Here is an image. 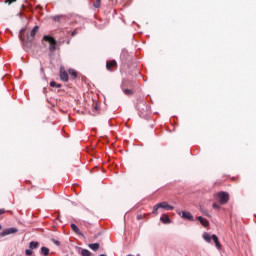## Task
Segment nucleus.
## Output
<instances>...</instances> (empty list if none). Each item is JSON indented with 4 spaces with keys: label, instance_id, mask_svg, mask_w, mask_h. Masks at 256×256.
Segmentation results:
<instances>
[{
    "label": "nucleus",
    "instance_id": "nucleus-1",
    "mask_svg": "<svg viewBox=\"0 0 256 256\" xmlns=\"http://www.w3.org/2000/svg\"><path fill=\"white\" fill-rule=\"evenodd\" d=\"M216 201L220 203V205H226L229 202V193L221 191L214 195Z\"/></svg>",
    "mask_w": 256,
    "mask_h": 256
},
{
    "label": "nucleus",
    "instance_id": "nucleus-2",
    "mask_svg": "<svg viewBox=\"0 0 256 256\" xmlns=\"http://www.w3.org/2000/svg\"><path fill=\"white\" fill-rule=\"evenodd\" d=\"M43 40L49 43V51H51V53L57 51V40H55L53 36L45 35Z\"/></svg>",
    "mask_w": 256,
    "mask_h": 256
},
{
    "label": "nucleus",
    "instance_id": "nucleus-3",
    "mask_svg": "<svg viewBox=\"0 0 256 256\" xmlns=\"http://www.w3.org/2000/svg\"><path fill=\"white\" fill-rule=\"evenodd\" d=\"M203 239L206 240L207 243H211V239H212V241H214L217 249H221V243H219V238L217 237V235L213 234L211 236V235H209V233L205 232L203 234Z\"/></svg>",
    "mask_w": 256,
    "mask_h": 256
},
{
    "label": "nucleus",
    "instance_id": "nucleus-4",
    "mask_svg": "<svg viewBox=\"0 0 256 256\" xmlns=\"http://www.w3.org/2000/svg\"><path fill=\"white\" fill-rule=\"evenodd\" d=\"M137 109L139 111V116L140 117H147L149 113V106L145 105V102H141L137 105Z\"/></svg>",
    "mask_w": 256,
    "mask_h": 256
},
{
    "label": "nucleus",
    "instance_id": "nucleus-5",
    "mask_svg": "<svg viewBox=\"0 0 256 256\" xmlns=\"http://www.w3.org/2000/svg\"><path fill=\"white\" fill-rule=\"evenodd\" d=\"M39 32V26H35L30 34L27 35V41L28 43H33V41H35V35H37V33Z\"/></svg>",
    "mask_w": 256,
    "mask_h": 256
},
{
    "label": "nucleus",
    "instance_id": "nucleus-6",
    "mask_svg": "<svg viewBox=\"0 0 256 256\" xmlns=\"http://www.w3.org/2000/svg\"><path fill=\"white\" fill-rule=\"evenodd\" d=\"M177 213H178V215H180V217H182V219H186L187 221H195V218L191 215L190 212L178 211Z\"/></svg>",
    "mask_w": 256,
    "mask_h": 256
},
{
    "label": "nucleus",
    "instance_id": "nucleus-7",
    "mask_svg": "<svg viewBox=\"0 0 256 256\" xmlns=\"http://www.w3.org/2000/svg\"><path fill=\"white\" fill-rule=\"evenodd\" d=\"M19 230L17 228H8L0 233V237H7V235H15Z\"/></svg>",
    "mask_w": 256,
    "mask_h": 256
},
{
    "label": "nucleus",
    "instance_id": "nucleus-8",
    "mask_svg": "<svg viewBox=\"0 0 256 256\" xmlns=\"http://www.w3.org/2000/svg\"><path fill=\"white\" fill-rule=\"evenodd\" d=\"M160 209H164L165 211H173L175 207L169 205L167 202H160L158 203Z\"/></svg>",
    "mask_w": 256,
    "mask_h": 256
},
{
    "label": "nucleus",
    "instance_id": "nucleus-9",
    "mask_svg": "<svg viewBox=\"0 0 256 256\" xmlns=\"http://www.w3.org/2000/svg\"><path fill=\"white\" fill-rule=\"evenodd\" d=\"M113 67H117V61L112 60V61H108V62L106 63V69H107L108 71H111V69H113Z\"/></svg>",
    "mask_w": 256,
    "mask_h": 256
},
{
    "label": "nucleus",
    "instance_id": "nucleus-10",
    "mask_svg": "<svg viewBox=\"0 0 256 256\" xmlns=\"http://www.w3.org/2000/svg\"><path fill=\"white\" fill-rule=\"evenodd\" d=\"M60 79L64 82L69 81V74L66 71L60 70Z\"/></svg>",
    "mask_w": 256,
    "mask_h": 256
},
{
    "label": "nucleus",
    "instance_id": "nucleus-11",
    "mask_svg": "<svg viewBox=\"0 0 256 256\" xmlns=\"http://www.w3.org/2000/svg\"><path fill=\"white\" fill-rule=\"evenodd\" d=\"M160 221L162 223H164L165 225L171 223V218H169V216L167 214H163L161 217H160Z\"/></svg>",
    "mask_w": 256,
    "mask_h": 256
},
{
    "label": "nucleus",
    "instance_id": "nucleus-12",
    "mask_svg": "<svg viewBox=\"0 0 256 256\" xmlns=\"http://www.w3.org/2000/svg\"><path fill=\"white\" fill-rule=\"evenodd\" d=\"M197 219L201 223V225H203L204 227H209V221L205 220L203 216H199Z\"/></svg>",
    "mask_w": 256,
    "mask_h": 256
},
{
    "label": "nucleus",
    "instance_id": "nucleus-13",
    "mask_svg": "<svg viewBox=\"0 0 256 256\" xmlns=\"http://www.w3.org/2000/svg\"><path fill=\"white\" fill-rule=\"evenodd\" d=\"M88 247L92 249V251H97L99 249V243L89 244Z\"/></svg>",
    "mask_w": 256,
    "mask_h": 256
},
{
    "label": "nucleus",
    "instance_id": "nucleus-14",
    "mask_svg": "<svg viewBox=\"0 0 256 256\" xmlns=\"http://www.w3.org/2000/svg\"><path fill=\"white\" fill-rule=\"evenodd\" d=\"M68 73L69 75H71V77H73V79H77V71H75L74 69H69Z\"/></svg>",
    "mask_w": 256,
    "mask_h": 256
},
{
    "label": "nucleus",
    "instance_id": "nucleus-15",
    "mask_svg": "<svg viewBox=\"0 0 256 256\" xmlns=\"http://www.w3.org/2000/svg\"><path fill=\"white\" fill-rule=\"evenodd\" d=\"M30 249H37L39 247V242L32 241L29 243Z\"/></svg>",
    "mask_w": 256,
    "mask_h": 256
},
{
    "label": "nucleus",
    "instance_id": "nucleus-16",
    "mask_svg": "<svg viewBox=\"0 0 256 256\" xmlns=\"http://www.w3.org/2000/svg\"><path fill=\"white\" fill-rule=\"evenodd\" d=\"M80 255L82 256H91V251L87 250V249H82L80 252Z\"/></svg>",
    "mask_w": 256,
    "mask_h": 256
},
{
    "label": "nucleus",
    "instance_id": "nucleus-17",
    "mask_svg": "<svg viewBox=\"0 0 256 256\" xmlns=\"http://www.w3.org/2000/svg\"><path fill=\"white\" fill-rule=\"evenodd\" d=\"M65 16L63 15H56V16H53V21H56V23H59L61 22V19H63Z\"/></svg>",
    "mask_w": 256,
    "mask_h": 256
},
{
    "label": "nucleus",
    "instance_id": "nucleus-18",
    "mask_svg": "<svg viewBox=\"0 0 256 256\" xmlns=\"http://www.w3.org/2000/svg\"><path fill=\"white\" fill-rule=\"evenodd\" d=\"M71 229H72V231H74V233H77L79 235L80 230H79V227H77L76 224H71Z\"/></svg>",
    "mask_w": 256,
    "mask_h": 256
},
{
    "label": "nucleus",
    "instance_id": "nucleus-19",
    "mask_svg": "<svg viewBox=\"0 0 256 256\" xmlns=\"http://www.w3.org/2000/svg\"><path fill=\"white\" fill-rule=\"evenodd\" d=\"M159 209H160L159 203L154 205L152 210L153 215H157V212L159 211Z\"/></svg>",
    "mask_w": 256,
    "mask_h": 256
},
{
    "label": "nucleus",
    "instance_id": "nucleus-20",
    "mask_svg": "<svg viewBox=\"0 0 256 256\" xmlns=\"http://www.w3.org/2000/svg\"><path fill=\"white\" fill-rule=\"evenodd\" d=\"M41 253H42V255H45V256L49 255V248L42 247L41 248Z\"/></svg>",
    "mask_w": 256,
    "mask_h": 256
},
{
    "label": "nucleus",
    "instance_id": "nucleus-21",
    "mask_svg": "<svg viewBox=\"0 0 256 256\" xmlns=\"http://www.w3.org/2000/svg\"><path fill=\"white\" fill-rule=\"evenodd\" d=\"M93 5L95 9H99V7H101V0H96Z\"/></svg>",
    "mask_w": 256,
    "mask_h": 256
},
{
    "label": "nucleus",
    "instance_id": "nucleus-22",
    "mask_svg": "<svg viewBox=\"0 0 256 256\" xmlns=\"http://www.w3.org/2000/svg\"><path fill=\"white\" fill-rule=\"evenodd\" d=\"M50 87H57L59 89V87H61V85L57 84V82H55V81H52V82H50Z\"/></svg>",
    "mask_w": 256,
    "mask_h": 256
},
{
    "label": "nucleus",
    "instance_id": "nucleus-23",
    "mask_svg": "<svg viewBox=\"0 0 256 256\" xmlns=\"http://www.w3.org/2000/svg\"><path fill=\"white\" fill-rule=\"evenodd\" d=\"M125 95H133V91L129 89L124 90Z\"/></svg>",
    "mask_w": 256,
    "mask_h": 256
},
{
    "label": "nucleus",
    "instance_id": "nucleus-24",
    "mask_svg": "<svg viewBox=\"0 0 256 256\" xmlns=\"http://www.w3.org/2000/svg\"><path fill=\"white\" fill-rule=\"evenodd\" d=\"M212 207L213 209H217V210L221 209V206H219V204L217 203H213Z\"/></svg>",
    "mask_w": 256,
    "mask_h": 256
},
{
    "label": "nucleus",
    "instance_id": "nucleus-25",
    "mask_svg": "<svg viewBox=\"0 0 256 256\" xmlns=\"http://www.w3.org/2000/svg\"><path fill=\"white\" fill-rule=\"evenodd\" d=\"M25 253H26V255L31 256V255H33V250L27 249V250L25 251Z\"/></svg>",
    "mask_w": 256,
    "mask_h": 256
},
{
    "label": "nucleus",
    "instance_id": "nucleus-26",
    "mask_svg": "<svg viewBox=\"0 0 256 256\" xmlns=\"http://www.w3.org/2000/svg\"><path fill=\"white\" fill-rule=\"evenodd\" d=\"M15 1L17 0H6L5 3H8L9 5H11V3H15Z\"/></svg>",
    "mask_w": 256,
    "mask_h": 256
},
{
    "label": "nucleus",
    "instance_id": "nucleus-27",
    "mask_svg": "<svg viewBox=\"0 0 256 256\" xmlns=\"http://www.w3.org/2000/svg\"><path fill=\"white\" fill-rule=\"evenodd\" d=\"M53 243L57 246H60L61 245V242L57 241V240H53Z\"/></svg>",
    "mask_w": 256,
    "mask_h": 256
},
{
    "label": "nucleus",
    "instance_id": "nucleus-28",
    "mask_svg": "<svg viewBox=\"0 0 256 256\" xmlns=\"http://www.w3.org/2000/svg\"><path fill=\"white\" fill-rule=\"evenodd\" d=\"M72 37H75L77 35V30H74L72 33H71Z\"/></svg>",
    "mask_w": 256,
    "mask_h": 256
},
{
    "label": "nucleus",
    "instance_id": "nucleus-29",
    "mask_svg": "<svg viewBox=\"0 0 256 256\" xmlns=\"http://www.w3.org/2000/svg\"><path fill=\"white\" fill-rule=\"evenodd\" d=\"M5 213V209H0V215H3Z\"/></svg>",
    "mask_w": 256,
    "mask_h": 256
},
{
    "label": "nucleus",
    "instance_id": "nucleus-30",
    "mask_svg": "<svg viewBox=\"0 0 256 256\" xmlns=\"http://www.w3.org/2000/svg\"><path fill=\"white\" fill-rule=\"evenodd\" d=\"M203 214H204V215H209V213H207V211H204Z\"/></svg>",
    "mask_w": 256,
    "mask_h": 256
},
{
    "label": "nucleus",
    "instance_id": "nucleus-31",
    "mask_svg": "<svg viewBox=\"0 0 256 256\" xmlns=\"http://www.w3.org/2000/svg\"><path fill=\"white\" fill-rule=\"evenodd\" d=\"M138 219H141V216H138Z\"/></svg>",
    "mask_w": 256,
    "mask_h": 256
},
{
    "label": "nucleus",
    "instance_id": "nucleus-32",
    "mask_svg": "<svg viewBox=\"0 0 256 256\" xmlns=\"http://www.w3.org/2000/svg\"><path fill=\"white\" fill-rule=\"evenodd\" d=\"M0 229H1V225H0Z\"/></svg>",
    "mask_w": 256,
    "mask_h": 256
}]
</instances>
